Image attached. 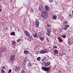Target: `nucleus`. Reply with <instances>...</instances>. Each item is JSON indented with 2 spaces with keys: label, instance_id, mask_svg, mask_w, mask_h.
<instances>
[{
  "label": "nucleus",
  "instance_id": "nucleus-4",
  "mask_svg": "<svg viewBox=\"0 0 73 73\" xmlns=\"http://www.w3.org/2000/svg\"><path fill=\"white\" fill-rule=\"evenodd\" d=\"M43 5L42 4H40V6H39V10L40 11H42L43 9Z\"/></svg>",
  "mask_w": 73,
  "mask_h": 73
},
{
  "label": "nucleus",
  "instance_id": "nucleus-5",
  "mask_svg": "<svg viewBox=\"0 0 73 73\" xmlns=\"http://www.w3.org/2000/svg\"><path fill=\"white\" fill-rule=\"evenodd\" d=\"M15 57H16V56H15V55H13L11 57V62H13V60H15Z\"/></svg>",
  "mask_w": 73,
  "mask_h": 73
},
{
  "label": "nucleus",
  "instance_id": "nucleus-19",
  "mask_svg": "<svg viewBox=\"0 0 73 73\" xmlns=\"http://www.w3.org/2000/svg\"><path fill=\"white\" fill-rule=\"evenodd\" d=\"M10 35H11V36H15V33L14 32H12L11 33Z\"/></svg>",
  "mask_w": 73,
  "mask_h": 73
},
{
  "label": "nucleus",
  "instance_id": "nucleus-46",
  "mask_svg": "<svg viewBox=\"0 0 73 73\" xmlns=\"http://www.w3.org/2000/svg\"><path fill=\"white\" fill-rule=\"evenodd\" d=\"M54 41V42H55V40Z\"/></svg>",
  "mask_w": 73,
  "mask_h": 73
},
{
  "label": "nucleus",
  "instance_id": "nucleus-33",
  "mask_svg": "<svg viewBox=\"0 0 73 73\" xmlns=\"http://www.w3.org/2000/svg\"><path fill=\"white\" fill-rule=\"evenodd\" d=\"M13 44H16V42H15V41H13Z\"/></svg>",
  "mask_w": 73,
  "mask_h": 73
},
{
  "label": "nucleus",
  "instance_id": "nucleus-12",
  "mask_svg": "<svg viewBox=\"0 0 73 73\" xmlns=\"http://www.w3.org/2000/svg\"><path fill=\"white\" fill-rule=\"evenodd\" d=\"M47 31L46 33H49V34L50 33V32H51V30L50 29H47Z\"/></svg>",
  "mask_w": 73,
  "mask_h": 73
},
{
  "label": "nucleus",
  "instance_id": "nucleus-14",
  "mask_svg": "<svg viewBox=\"0 0 73 73\" xmlns=\"http://www.w3.org/2000/svg\"><path fill=\"white\" fill-rule=\"evenodd\" d=\"M33 36L34 37H37V33H34Z\"/></svg>",
  "mask_w": 73,
  "mask_h": 73
},
{
  "label": "nucleus",
  "instance_id": "nucleus-29",
  "mask_svg": "<svg viewBox=\"0 0 73 73\" xmlns=\"http://www.w3.org/2000/svg\"><path fill=\"white\" fill-rule=\"evenodd\" d=\"M62 37L63 38H66V35H62Z\"/></svg>",
  "mask_w": 73,
  "mask_h": 73
},
{
  "label": "nucleus",
  "instance_id": "nucleus-20",
  "mask_svg": "<svg viewBox=\"0 0 73 73\" xmlns=\"http://www.w3.org/2000/svg\"><path fill=\"white\" fill-rule=\"evenodd\" d=\"M41 36V32H39L38 34V37H40Z\"/></svg>",
  "mask_w": 73,
  "mask_h": 73
},
{
  "label": "nucleus",
  "instance_id": "nucleus-40",
  "mask_svg": "<svg viewBox=\"0 0 73 73\" xmlns=\"http://www.w3.org/2000/svg\"><path fill=\"white\" fill-rule=\"evenodd\" d=\"M42 62H43V64H46V63H47V62H43V61H42Z\"/></svg>",
  "mask_w": 73,
  "mask_h": 73
},
{
  "label": "nucleus",
  "instance_id": "nucleus-26",
  "mask_svg": "<svg viewBox=\"0 0 73 73\" xmlns=\"http://www.w3.org/2000/svg\"><path fill=\"white\" fill-rule=\"evenodd\" d=\"M67 24V22L66 21H64L63 22V25H65V24Z\"/></svg>",
  "mask_w": 73,
  "mask_h": 73
},
{
  "label": "nucleus",
  "instance_id": "nucleus-11",
  "mask_svg": "<svg viewBox=\"0 0 73 73\" xmlns=\"http://www.w3.org/2000/svg\"><path fill=\"white\" fill-rule=\"evenodd\" d=\"M52 20H56L57 19V16L55 15H54L52 18Z\"/></svg>",
  "mask_w": 73,
  "mask_h": 73
},
{
  "label": "nucleus",
  "instance_id": "nucleus-13",
  "mask_svg": "<svg viewBox=\"0 0 73 73\" xmlns=\"http://www.w3.org/2000/svg\"><path fill=\"white\" fill-rule=\"evenodd\" d=\"M46 63L44 65V66H49V65H50V62H49L48 63Z\"/></svg>",
  "mask_w": 73,
  "mask_h": 73
},
{
  "label": "nucleus",
  "instance_id": "nucleus-15",
  "mask_svg": "<svg viewBox=\"0 0 73 73\" xmlns=\"http://www.w3.org/2000/svg\"><path fill=\"white\" fill-rule=\"evenodd\" d=\"M46 52L44 50H42L40 51V53H45Z\"/></svg>",
  "mask_w": 73,
  "mask_h": 73
},
{
  "label": "nucleus",
  "instance_id": "nucleus-17",
  "mask_svg": "<svg viewBox=\"0 0 73 73\" xmlns=\"http://www.w3.org/2000/svg\"><path fill=\"white\" fill-rule=\"evenodd\" d=\"M24 53L25 54H28V53H29V51H27V50H25L24 51Z\"/></svg>",
  "mask_w": 73,
  "mask_h": 73
},
{
  "label": "nucleus",
  "instance_id": "nucleus-25",
  "mask_svg": "<svg viewBox=\"0 0 73 73\" xmlns=\"http://www.w3.org/2000/svg\"><path fill=\"white\" fill-rule=\"evenodd\" d=\"M18 68L17 67H16L15 69V72H17V70H18Z\"/></svg>",
  "mask_w": 73,
  "mask_h": 73
},
{
  "label": "nucleus",
  "instance_id": "nucleus-10",
  "mask_svg": "<svg viewBox=\"0 0 73 73\" xmlns=\"http://www.w3.org/2000/svg\"><path fill=\"white\" fill-rule=\"evenodd\" d=\"M58 39L59 40V41L60 42H63V40H62L60 37L58 38Z\"/></svg>",
  "mask_w": 73,
  "mask_h": 73
},
{
  "label": "nucleus",
  "instance_id": "nucleus-24",
  "mask_svg": "<svg viewBox=\"0 0 73 73\" xmlns=\"http://www.w3.org/2000/svg\"><path fill=\"white\" fill-rule=\"evenodd\" d=\"M32 66V64H31V63H29V64H28V66Z\"/></svg>",
  "mask_w": 73,
  "mask_h": 73
},
{
  "label": "nucleus",
  "instance_id": "nucleus-9",
  "mask_svg": "<svg viewBox=\"0 0 73 73\" xmlns=\"http://www.w3.org/2000/svg\"><path fill=\"white\" fill-rule=\"evenodd\" d=\"M45 8L46 11H49V9H50V8L48 6H46Z\"/></svg>",
  "mask_w": 73,
  "mask_h": 73
},
{
  "label": "nucleus",
  "instance_id": "nucleus-34",
  "mask_svg": "<svg viewBox=\"0 0 73 73\" xmlns=\"http://www.w3.org/2000/svg\"><path fill=\"white\" fill-rule=\"evenodd\" d=\"M1 68L2 69H5V66L2 67Z\"/></svg>",
  "mask_w": 73,
  "mask_h": 73
},
{
  "label": "nucleus",
  "instance_id": "nucleus-28",
  "mask_svg": "<svg viewBox=\"0 0 73 73\" xmlns=\"http://www.w3.org/2000/svg\"><path fill=\"white\" fill-rule=\"evenodd\" d=\"M1 73H5V71L4 70L2 69L1 70Z\"/></svg>",
  "mask_w": 73,
  "mask_h": 73
},
{
  "label": "nucleus",
  "instance_id": "nucleus-21",
  "mask_svg": "<svg viewBox=\"0 0 73 73\" xmlns=\"http://www.w3.org/2000/svg\"><path fill=\"white\" fill-rule=\"evenodd\" d=\"M68 29V28L66 27L65 26H64L63 29L64 30H66Z\"/></svg>",
  "mask_w": 73,
  "mask_h": 73
},
{
  "label": "nucleus",
  "instance_id": "nucleus-23",
  "mask_svg": "<svg viewBox=\"0 0 73 73\" xmlns=\"http://www.w3.org/2000/svg\"><path fill=\"white\" fill-rule=\"evenodd\" d=\"M40 60H41V58H40V57H38L37 58V60L38 61H40Z\"/></svg>",
  "mask_w": 73,
  "mask_h": 73
},
{
  "label": "nucleus",
  "instance_id": "nucleus-42",
  "mask_svg": "<svg viewBox=\"0 0 73 73\" xmlns=\"http://www.w3.org/2000/svg\"><path fill=\"white\" fill-rule=\"evenodd\" d=\"M1 11H2V10H1V9L0 10V11L1 12Z\"/></svg>",
  "mask_w": 73,
  "mask_h": 73
},
{
  "label": "nucleus",
  "instance_id": "nucleus-32",
  "mask_svg": "<svg viewBox=\"0 0 73 73\" xmlns=\"http://www.w3.org/2000/svg\"><path fill=\"white\" fill-rule=\"evenodd\" d=\"M47 27L49 28H50V26L49 25H47Z\"/></svg>",
  "mask_w": 73,
  "mask_h": 73
},
{
  "label": "nucleus",
  "instance_id": "nucleus-16",
  "mask_svg": "<svg viewBox=\"0 0 73 73\" xmlns=\"http://www.w3.org/2000/svg\"><path fill=\"white\" fill-rule=\"evenodd\" d=\"M54 52L55 53V54H58V51L57 50H54Z\"/></svg>",
  "mask_w": 73,
  "mask_h": 73
},
{
  "label": "nucleus",
  "instance_id": "nucleus-37",
  "mask_svg": "<svg viewBox=\"0 0 73 73\" xmlns=\"http://www.w3.org/2000/svg\"><path fill=\"white\" fill-rule=\"evenodd\" d=\"M65 26H66V27H67L68 28V27H69V25H65Z\"/></svg>",
  "mask_w": 73,
  "mask_h": 73
},
{
  "label": "nucleus",
  "instance_id": "nucleus-44",
  "mask_svg": "<svg viewBox=\"0 0 73 73\" xmlns=\"http://www.w3.org/2000/svg\"><path fill=\"white\" fill-rule=\"evenodd\" d=\"M6 29H8V28H7V27H6Z\"/></svg>",
  "mask_w": 73,
  "mask_h": 73
},
{
  "label": "nucleus",
  "instance_id": "nucleus-1",
  "mask_svg": "<svg viewBox=\"0 0 73 73\" xmlns=\"http://www.w3.org/2000/svg\"><path fill=\"white\" fill-rule=\"evenodd\" d=\"M48 12L46 11L43 12L42 13V17H46V16H48Z\"/></svg>",
  "mask_w": 73,
  "mask_h": 73
},
{
  "label": "nucleus",
  "instance_id": "nucleus-18",
  "mask_svg": "<svg viewBox=\"0 0 73 73\" xmlns=\"http://www.w3.org/2000/svg\"><path fill=\"white\" fill-rule=\"evenodd\" d=\"M32 40V38L31 37H29V39H28V40L29 41V42L30 41H31Z\"/></svg>",
  "mask_w": 73,
  "mask_h": 73
},
{
  "label": "nucleus",
  "instance_id": "nucleus-43",
  "mask_svg": "<svg viewBox=\"0 0 73 73\" xmlns=\"http://www.w3.org/2000/svg\"><path fill=\"white\" fill-rule=\"evenodd\" d=\"M5 50H3V51H5Z\"/></svg>",
  "mask_w": 73,
  "mask_h": 73
},
{
  "label": "nucleus",
  "instance_id": "nucleus-39",
  "mask_svg": "<svg viewBox=\"0 0 73 73\" xmlns=\"http://www.w3.org/2000/svg\"><path fill=\"white\" fill-rule=\"evenodd\" d=\"M20 41V39H18L17 40V42H19V41Z\"/></svg>",
  "mask_w": 73,
  "mask_h": 73
},
{
  "label": "nucleus",
  "instance_id": "nucleus-36",
  "mask_svg": "<svg viewBox=\"0 0 73 73\" xmlns=\"http://www.w3.org/2000/svg\"><path fill=\"white\" fill-rule=\"evenodd\" d=\"M47 34L48 36H50V34H49V33H46Z\"/></svg>",
  "mask_w": 73,
  "mask_h": 73
},
{
  "label": "nucleus",
  "instance_id": "nucleus-2",
  "mask_svg": "<svg viewBox=\"0 0 73 73\" xmlns=\"http://www.w3.org/2000/svg\"><path fill=\"white\" fill-rule=\"evenodd\" d=\"M42 70H44V71H46V72L47 73H48L49 72H50V68H46L45 67H43L42 68Z\"/></svg>",
  "mask_w": 73,
  "mask_h": 73
},
{
  "label": "nucleus",
  "instance_id": "nucleus-41",
  "mask_svg": "<svg viewBox=\"0 0 73 73\" xmlns=\"http://www.w3.org/2000/svg\"><path fill=\"white\" fill-rule=\"evenodd\" d=\"M18 68L19 69H20V66H18Z\"/></svg>",
  "mask_w": 73,
  "mask_h": 73
},
{
  "label": "nucleus",
  "instance_id": "nucleus-8",
  "mask_svg": "<svg viewBox=\"0 0 73 73\" xmlns=\"http://www.w3.org/2000/svg\"><path fill=\"white\" fill-rule=\"evenodd\" d=\"M36 28H38L39 26V22L38 21H37L36 23Z\"/></svg>",
  "mask_w": 73,
  "mask_h": 73
},
{
  "label": "nucleus",
  "instance_id": "nucleus-45",
  "mask_svg": "<svg viewBox=\"0 0 73 73\" xmlns=\"http://www.w3.org/2000/svg\"><path fill=\"white\" fill-rule=\"evenodd\" d=\"M6 29H5V30H6Z\"/></svg>",
  "mask_w": 73,
  "mask_h": 73
},
{
  "label": "nucleus",
  "instance_id": "nucleus-27",
  "mask_svg": "<svg viewBox=\"0 0 73 73\" xmlns=\"http://www.w3.org/2000/svg\"><path fill=\"white\" fill-rule=\"evenodd\" d=\"M46 60V57H44L42 59V61H44V60Z\"/></svg>",
  "mask_w": 73,
  "mask_h": 73
},
{
  "label": "nucleus",
  "instance_id": "nucleus-35",
  "mask_svg": "<svg viewBox=\"0 0 73 73\" xmlns=\"http://www.w3.org/2000/svg\"><path fill=\"white\" fill-rule=\"evenodd\" d=\"M49 1L50 3H52L53 2V0H49Z\"/></svg>",
  "mask_w": 73,
  "mask_h": 73
},
{
  "label": "nucleus",
  "instance_id": "nucleus-7",
  "mask_svg": "<svg viewBox=\"0 0 73 73\" xmlns=\"http://www.w3.org/2000/svg\"><path fill=\"white\" fill-rule=\"evenodd\" d=\"M73 40L71 38H70L68 39V43H69V44H72V43L73 42Z\"/></svg>",
  "mask_w": 73,
  "mask_h": 73
},
{
  "label": "nucleus",
  "instance_id": "nucleus-30",
  "mask_svg": "<svg viewBox=\"0 0 73 73\" xmlns=\"http://www.w3.org/2000/svg\"><path fill=\"white\" fill-rule=\"evenodd\" d=\"M53 49H56L57 48V47L56 46H55L54 47H53Z\"/></svg>",
  "mask_w": 73,
  "mask_h": 73
},
{
  "label": "nucleus",
  "instance_id": "nucleus-22",
  "mask_svg": "<svg viewBox=\"0 0 73 73\" xmlns=\"http://www.w3.org/2000/svg\"><path fill=\"white\" fill-rule=\"evenodd\" d=\"M40 40H41V41H43V40H44V38L42 37H40Z\"/></svg>",
  "mask_w": 73,
  "mask_h": 73
},
{
  "label": "nucleus",
  "instance_id": "nucleus-6",
  "mask_svg": "<svg viewBox=\"0 0 73 73\" xmlns=\"http://www.w3.org/2000/svg\"><path fill=\"white\" fill-rule=\"evenodd\" d=\"M23 64H24V65H25V64H26V62H27V58H23Z\"/></svg>",
  "mask_w": 73,
  "mask_h": 73
},
{
  "label": "nucleus",
  "instance_id": "nucleus-38",
  "mask_svg": "<svg viewBox=\"0 0 73 73\" xmlns=\"http://www.w3.org/2000/svg\"><path fill=\"white\" fill-rule=\"evenodd\" d=\"M11 69L9 71V73H11Z\"/></svg>",
  "mask_w": 73,
  "mask_h": 73
},
{
  "label": "nucleus",
  "instance_id": "nucleus-31",
  "mask_svg": "<svg viewBox=\"0 0 73 73\" xmlns=\"http://www.w3.org/2000/svg\"><path fill=\"white\" fill-rule=\"evenodd\" d=\"M21 73H25V72L24 70H23L21 71Z\"/></svg>",
  "mask_w": 73,
  "mask_h": 73
},
{
  "label": "nucleus",
  "instance_id": "nucleus-3",
  "mask_svg": "<svg viewBox=\"0 0 73 73\" xmlns=\"http://www.w3.org/2000/svg\"><path fill=\"white\" fill-rule=\"evenodd\" d=\"M25 34L27 37H30V34L28 31H25L24 32Z\"/></svg>",
  "mask_w": 73,
  "mask_h": 73
}]
</instances>
